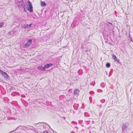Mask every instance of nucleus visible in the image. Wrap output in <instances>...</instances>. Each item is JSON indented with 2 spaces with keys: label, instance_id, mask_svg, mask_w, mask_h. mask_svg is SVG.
<instances>
[{
  "label": "nucleus",
  "instance_id": "13",
  "mask_svg": "<svg viewBox=\"0 0 133 133\" xmlns=\"http://www.w3.org/2000/svg\"><path fill=\"white\" fill-rule=\"evenodd\" d=\"M4 23L3 22H1L0 23V27L2 26L3 25H4Z\"/></svg>",
  "mask_w": 133,
  "mask_h": 133
},
{
  "label": "nucleus",
  "instance_id": "22",
  "mask_svg": "<svg viewBox=\"0 0 133 133\" xmlns=\"http://www.w3.org/2000/svg\"><path fill=\"white\" fill-rule=\"evenodd\" d=\"M126 128V127H125V128Z\"/></svg>",
  "mask_w": 133,
  "mask_h": 133
},
{
  "label": "nucleus",
  "instance_id": "5",
  "mask_svg": "<svg viewBox=\"0 0 133 133\" xmlns=\"http://www.w3.org/2000/svg\"><path fill=\"white\" fill-rule=\"evenodd\" d=\"M112 56L115 61H117L118 62H119V59H117V57L114 54H113L112 55Z\"/></svg>",
  "mask_w": 133,
  "mask_h": 133
},
{
  "label": "nucleus",
  "instance_id": "11",
  "mask_svg": "<svg viewBox=\"0 0 133 133\" xmlns=\"http://www.w3.org/2000/svg\"><path fill=\"white\" fill-rule=\"evenodd\" d=\"M106 66L107 68H109L110 66V64L109 63H106Z\"/></svg>",
  "mask_w": 133,
  "mask_h": 133
},
{
  "label": "nucleus",
  "instance_id": "12",
  "mask_svg": "<svg viewBox=\"0 0 133 133\" xmlns=\"http://www.w3.org/2000/svg\"><path fill=\"white\" fill-rule=\"evenodd\" d=\"M0 72L2 75H3L4 74H5V72L2 71L1 69H0Z\"/></svg>",
  "mask_w": 133,
  "mask_h": 133
},
{
  "label": "nucleus",
  "instance_id": "8",
  "mask_svg": "<svg viewBox=\"0 0 133 133\" xmlns=\"http://www.w3.org/2000/svg\"><path fill=\"white\" fill-rule=\"evenodd\" d=\"M3 75L6 79H9V76L6 73H5V74H4Z\"/></svg>",
  "mask_w": 133,
  "mask_h": 133
},
{
  "label": "nucleus",
  "instance_id": "19",
  "mask_svg": "<svg viewBox=\"0 0 133 133\" xmlns=\"http://www.w3.org/2000/svg\"><path fill=\"white\" fill-rule=\"evenodd\" d=\"M19 127H18L17 128V129L18 128H19Z\"/></svg>",
  "mask_w": 133,
  "mask_h": 133
},
{
  "label": "nucleus",
  "instance_id": "6",
  "mask_svg": "<svg viewBox=\"0 0 133 133\" xmlns=\"http://www.w3.org/2000/svg\"><path fill=\"white\" fill-rule=\"evenodd\" d=\"M32 24L31 23L29 25L28 24H24L23 26V27L25 28H29L30 27V26L32 25Z\"/></svg>",
  "mask_w": 133,
  "mask_h": 133
},
{
  "label": "nucleus",
  "instance_id": "16",
  "mask_svg": "<svg viewBox=\"0 0 133 133\" xmlns=\"http://www.w3.org/2000/svg\"><path fill=\"white\" fill-rule=\"evenodd\" d=\"M22 97H25V96L24 95H23V96H22Z\"/></svg>",
  "mask_w": 133,
  "mask_h": 133
},
{
  "label": "nucleus",
  "instance_id": "7",
  "mask_svg": "<svg viewBox=\"0 0 133 133\" xmlns=\"http://www.w3.org/2000/svg\"><path fill=\"white\" fill-rule=\"evenodd\" d=\"M50 67V64H47L44 65V70H45V69L47 68H48Z\"/></svg>",
  "mask_w": 133,
  "mask_h": 133
},
{
  "label": "nucleus",
  "instance_id": "14",
  "mask_svg": "<svg viewBox=\"0 0 133 133\" xmlns=\"http://www.w3.org/2000/svg\"><path fill=\"white\" fill-rule=\"evenodd\" d=\"M17 94V93H16V92H12L11 93V95H13V96H14V95H15V94Z\"/></svg>",
  "mask_w": 133,
  "mask_h": 133
},
{
  "label": "nucleus",
  "instance_id": "20",
  "mask_svg": "<svg viewBox=\"0 0 133 133\" xmlns=\"http://www.w3.org/2000/svg\"><path fill=\"white\" fill-rule=\"evenodd\" d=\"M50 64V66L52 65H51V64Z\"/></svg>",
  "mask_w": 133,
  "mask_h": 133
},
{
  "label": "nucleus",
  "instance_id": "3",
  "mask_svg": "<svg viewBox=\"0 0 133 133\" xmlns=\"http://www.w3.org/2000/svg\"><path fill=\"white\" fill-rule=\"evenodd\" d=\"M32 41L31 39L29 40L27 42V43L25 45V47H27L31 44Z\"/></svg>",
  "mask_w": 133,
  "mask_h": 133
},
{
  "label": "nucleus",
  "instance_id": "1",
  "mask_svg": "<svg viewBox=\"0 0 133 133\" xmlns=\"http://www.w3.org/2000/svg\"><path fill=\"white\" fill-rule=\"evenodd\" d=\"M16 5L18 6V8L20 9L21 8H23L24 9V11H26L25 9V5L24 1L22 0L18 1L16 3Z\"/></svg>",
  "mask_w": 133,
  "mask_h": 133
},
{
  "label": "nucleus",
  "instance_id": "17",
  "mask_svg": "<svg viewBox=\"0 0 133 133\" xmlns=\"http://www.w3.org/2000/svg\"><path fill=\"white\" fill-rule=\"evenodd\" d=\"M13 88L12 87H11V88L10 89V90H11L12 89H13Z\"/></svg>",
  "mask_w": 133,
  "mask_h": 133
},
{
  "label": "nucleus",
  "instance_id": "4",
  "mask_svg": "<svg viewBox=\"0 0 133 133\" xmlns=\"http://www.w3.org/2000/svg\"><path fill=\"white\" fill-rule=\"evenodd\" d=\"M79 90L77 89H75L74 90V95H78L79 94Z\"/></svg>",
  "mask_w": 133,
  "mask_h": 133
},
{
  "label": "nucleus",
  "instance_id": "21",
  "mask_svg": "<svg viewBox=\"0 0 133 133\" xmlns=\"http://www.w3.org/2000/svg\"><path fill=\"white\" fill-rule=\"evenodd\" d=\"M21 127H23V126H21Z\"/></svg>",
  "mask_w": 133,
  "mask_h": 133
},
{
  "label": "nucleus",
  "instance_id": "10",
  "mask_svg": "<svg viewBox=\"0 0 133 133\" xmlns=\"http://www.w3.org/2000/svg\"><path fill=\"white\" fill-rule=\"evenodd\" d=\"M41 5L42 6H43L46 5V4L44 2H43L41 1Z\"/></svg>",
  "mask_w": 133,
  "mask_h": 133
},
{
  "label": "nucleus",
  "instance_id": "18",
  "mask_svg": "<svg viewBox=\"0 0 133 133\" xmlns=\"http://www.w3.org/2000/svg\"><path fill=\"white\" fill-rule=\"evenodd\" d=\"M8 34H11V33L10 32H9L8 33Z\"/></svg>",
  "mask_w": 133,
  "mask_h": 133
},
{
  "label": "nucleus",
  "instance_id": "2",
  "mask_svg": "<svg viewBox=\"0 0 133 133\" xmlns=\"http://www.w3.org/2000/svg\"><path fill=\"white\" fill-rule=\"evenodd\" d=\"M27 3H28L27 5V6H28L27 10L30 12H32L33 11V9H32V5L31 3L29 1H28Z\"/></svg>",
  "mask_w": 133,
  "mask_h": 133
},
{
  "label": "nucleus",
  "instance_id": "15",
  "mask_svg": "<svg viewBox=\"0 0 133 133\" xmlns=\"http://www.w3.org/2000/svg\"><path fill=\"white\" fill-rule=\"evenodd\" d=\"M44 133H48L47 131H44Z\"/></svg>",
  "mask_w": 133,
  "mask_h": 133
},
{
  "label": "nucleus",
  "instance_id": "9",
  "mask_svg": "<svg viewBox=\"0 0 133 133\" xmlns=\"http://www.w3.org/2000/svg\"><path fill=\"white\" fill-rule=\"evenodd\" d=\"M38 69L42 70H44V68L42 66H39L38 67Z\"/></svg>",
  "mask_w": 133,
  "mask_h": 133
}]
</instances>
